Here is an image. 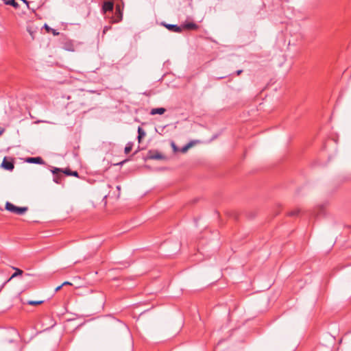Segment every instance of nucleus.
<instances>
[{
  "label": "nucleus",
  "mask_w": 351,
  "mask_h": 351,
  "mask_svg": "<svg viewBox=\"0 0 351 351\" xmlns=\"http://www.w3.org/2000/svg\"><path fill=\"white\" fill-rule=\"evenodd\" d=\"M5 209L11 213L17 214V215H23L27 210V207H18L13 204L8 202L5 204Z\"/></svg>",
  "instance_id": "f257e3e1"
},
{
  "label": "nucleus",
  "mask_w": 351,
  "mask_h": 351,
  "mask_svg": "<svg viewBox=\"0 0 351 351\" xmlns=\"http://www.w3.org/2000/svg\"><path fill=\"white\" fill-rule=\"evenodd\" d=\"M123 19V8L121 5L117 4L115 8L114 15L110 18V23H117Z\"/></svg>",
  "instance_id": "f03ea898"
},
{
  "label": "nucleus",
  "mask_w": 351,
  "mask_h": 351,
  "mask_svg": "<svg viewBox=\"0 0 351 351\" xmlns=\"http://www.w3.org/2000/svg\"><path fill=\"white\" fill-rule=\"evenodd\" d=\"M51 173L53 174V182H55L57 184H60V180L62 178V176L59 174L60 173H62V169H60V168H58V167H53L51 170Z\"/></svg>",
  "instance_id": "7ed1b4c3"
},
{
  "label": "nucleus",
  "mask_w": 351,
  "mask_h": 351,
  "mask_svg": "<svg viewBox=\"0 0 351 351\" xmlns=\"http://www.w3.org/2000/svg\"><path fill=\"white\" fill-rule=\"evenodd\" d=\"M114 9V3L111 1H106L104 2L101 12L106 14L108 12H112Z\"/></svg>",
  "instance_id": "20e7f679"
},
{
  "label": "nucleus",
  "mask_w": 351,
  "mask_h": 351,
  "mask_svg": "<svg viewBox=\"0 0 351 351\" xmlns=\"http://www.w3.org/2000/svg\"><path fill=\"white\" fill-rule=\"evenodd\" d=\"M25 161L28 163H33V164H39V165H43L45 164V161L41 157H29L27 158Z\"/></svg>",
  "instance_id": "39448f33"
},
{
  "label": "nucleus",
  "mask_w": 351,
  "mask_h": 351,
  "mask_svg": "<svg viewBox=\"0 0 351 351\" xmlns=\"http://www.w3.org/2000/svg\"><path fill=\"white\" fill-rule=\"evenodd\" d=\"M1 167L7 170H12L14 168V163L11 161H8L5 158L2 162Z\"/></svg>",
  "instance_id": "423d86ee"
},
{
  "label": "nucleus",
  "mask_w": 351,
  "mask_h": 351,
  "mask_svg": "<svg viewBox=\"0 0 351 351\" xmlns=\"http://www.w3.org/2000/svg\"><path fill=\"white\" fill-rule=\"evenodd\" d=\"M167 29L173 32H178L180 33L182 32V27L177 25H173V24H165L164 25Z\"/></svg>",
  "instance_id": "0eeeda50"
},
{
  "label": "nucleus",
  "mask_w": 351,
  "mask_h": 351,
  "mask_svg": "<svg viewBox=\"0 0 351 351\" xmlns=\"http://www.w3.org/2000/svg\"><path fill=\"white\" fill-rule=\"evenodd\" d=\"M166 112V109L164 108H152L150 111V114L155 115V114H162Z\"/></svg>",
  "instance_id": "6e6552de"
},
{
  "label": "nucleus",
  "mask_w": 351,
  "mask_h": 351,
  "mask_svg": "<svg viewBox=\"0 0 351 351\" xmlns=\"http://www.w3.org/2000/svg\"><path fill=\"white\" fill-rule=\"evenodd\" d=\"M196 142L197 141H190L189 143H188L186 145H185L184 146H183L181 148L180 152L182 153L186 152L189 150V148L193 147L196 143Z\"/></svg>",
  "instance_id": "1a4fd4ad"
},
{
  "label": "nucleus",
  "mask_w": 351,
  "mask_h": 351,
  "mask_svg": "<svg viewBox=\"0 0 351 351\" xmlns=\"http://www.w3.org/2000/svg\"><path fill=\"white\" fill-rule=\"evenodd\" d=\"M149 158L154 159V160H161V159L165 158V156L162 154L158 153V152H156L154 154L150 153Z\"/></svg>",
  "instance_id": "9d476101"
},
{
  "label": "nucleus",
  "mask_w": 351,
  "mask_h": 351,
  "mask_svg": "<svg viewBox=\"0 0 351 351\" xmlns=\"http://www.w3.org/2000/svg\"><path fill=\"white\" fill-rule=\"evenodd\" d=\"M184 28L187 29H196L198 28V25L195 23H186L183 25Z\"/></svg>",
  "instance_id": "9b49d317"
},
{
  "label": "nucleus",
  "mask_w": 351,
  "mask_h": 351,
  "mask_svg": "<svg viewBox=\"0 0 351 351\" xmlns=\"http://www.w3.org/2000/svg\"><path fill=\"white\" fill-rule=\"evenodd\" d=\"M12 268H13V269L15 270V272L11 276V277L7 280V282L11 280L12 278H14L18 276L21 275L23 273V270H21L19 268H16V267H12Z\"/></svg>",
  "instance_id": "f8f14e48"
},
{
  "label": "nucleus",
  "mask_w": 351,
  "mask_h": 351,
  "mask_svg": "<svg viewBox=\"0 0 351 351\" xmlns=\"http://www.w3.org/2000/svg\"><path fill=\"white\" fill-rule=\"evenodd\" d=\"M145 135H146V133L144 131V130L143 128H141V127H138V141L139 143H141V139L143 137H145Z\"/></svg>",
  "instance_id": "ddd939ff"
},
{
  "label": "nucleus",
  "mask_w": 351,
  "mask_h": 351,
  "mask_svg": "<svg viewBox=\"0 0 351 351\" xmlns=\"http://www.w3.org/2000/svg\"><path fill=\"white\" fill-rule=\"evenodd\" d=\"M62 173H64V174H66L67 176H73L75 177H78V176H79L77 171H73L69 169H66L64 171L62 170Z\"/></svg>",
  "instance_id": "4468645a"
},
{
  "label": "nucleus",
  "mask_w": 351,
  "mask_h": 351,
  "mask_svg": "<svg viewBox=\"0 0 351 351\" xmlns=\"http://www.w3.org/2000/svg\"><path fill=\"white\" fill-rule=\"evenodd\" d=\"M132 146H133L132 143L130 142V143H127V145H126V146L125 147V149H124L125 153V154H129L131 152L132 149Z\"/></svg>",
  "instance_id": "2eb2a0df"
},
{
  "label": "nucleus",
  "mask_w": 351,
  "mask_h": 351,
  "mask_svg": "<svg viewBox=\"0 0 351 351\" xmlns=\"http://www.w3.org/2000/svg\"><path fill=\"white\" fill-rule=\"evenodd\" d=\"M43 302H44V301H43V300H37V301H36V300H29V301H27V303L28 304H29V305H33V306H34V305L41 304H43Z\"/></svg>",
  "instance_id": "dca6fc26"
},
{
  "label": "nucleus",
  "mask_w": 351,
  "mask_h": 351,
  "mask_svg": "<svg viewBox=\"0 0 351 351\" xmlns=\"http://www.w3.org/2000/svg\"><path fill=\"white\" fill-rule=\"evenodd\" d=\"M300 213V210L298 209H295L291 212L289 213L288 215L289 216H295Z\"/></svg>",
  "instance_id": "f3484780"
},
{
  "label": "nucleus",
  "mask_w": 351,
  "mask_h": 351,
  "mask_svg": "<svg viewBox=\"0 0 351 351\" xmlns=\"http://www.w3.org/2000/svg\"><path fill=\"white\" fill-rule=\"evenodd\" d=\"M12 7L14 8L15 9H18L21 7V4L17 0H16L13 3Z\"/></svg>",
  "instance_id": "a211bd4d"
},
{
  "label": "nucleus",
  "mask_w": 351,
  "mask_h": 351,
  "mask_svg": "<svg viewBox=\"0 0 351 351\" xmlns=\"http://www.w3.org/2000/svg\"><path fill=\"white\" fill-rule=\"evenodd\" d=\"M19 2L20 1L21 3V5H23L24 6L29 8V3L27 0H17Z\"/></svg>",
  "instance_id": "6ab92c4d"
},
{
  "label": "nucleus",
  "mask_w": 351,
  "mask_h": 351,
  "mask_svg": "<svg viewBox=\"0 0 351 351\" xmlns=\"http://www.w3.org/2000/svg\"><path fill=\"white\" fill-rule=\"evenodd\" d=\"M111 29V26L109 25V26H105L104 27V30H103V32L104 34H106L108 30H110Z\"/></svg>",
  "instance_id": "aec40b11"
},
{
  "label": "nucleus",
  "mask_w": 351,
  "mask_h": 351,
  "mask_svg": "<svg viewBox=\"0 0 351 351\" xmlns=\"http://www.w3.org/2000/svg\"><path fill=\"white\" fill-rule=\"evenodd\" d=\"M171 146L174 152L178 151V147H176V144L173 142L171 143Z\"/></svg>",
  "instance_id": "412c9836"
},
{
  "label": "nucleus",
  "mask_w": 351,
  "mask_h": 351,
  "mask_svg": "<svg viewBox=\"0 0 351 351\" xmlns=\"http://www.w3.org/2000/svg\"><path fill=\"white\" fill-rule=\"evenodd\" d=\"M44 27L47 29L48 32H49L51 29L47 24H45Z\"/></svg>",
  "instance_id": "4be33fe9"
},
{
  "label": "nucleus",
  "mask_w": 351,
  "mask_h": 351,
  "mask_svg": "<svg viewBox=\"0 0 351 351\" xmlns=\"http://www.w3.org/2000/svg\"><path fill=\"white\" fill-rule=\"evenodd\" d=\"M62 287H63V285H60V286L57 287L56 288V289H55V291H56V292L58 291L59 290H60V289H61Z\"/></svg>",
  "instance_id": "5701e85b"
},
{
  "label": "nucleus",
  "mask_w": 351,
  "mask_h": 351,
  "mask_svg": "<svg viewBox=\"0 0 351 351\" xmlns=\"http://www.w3.org/2000/svg\"><path fill=\"white\" fill-rule=\"evenodd\" d=\"M51 30L52 31L53 35H58L59 34L58 32H56V30H54V29H51Z\"/></svg>",
  "instance_id": "b1692460"
},
{
  "label": "nucleus",
  "mask_w": 351,
  "mask_h": 351,
  "mask_svg": "<svg viewBox=\"0 0 351 351\" xmlns=\"http://www.w3.org/2000/svg\"><path fill=\"white\" fill-rule=\"evenodd\" d=\"M62 285L64 286V285H71V283L66 281V282H63Z\"/></svg>",
  "instance_id": "393cba45"
},
{
  "label": "nucleus",
  "mask_w": 351,
  "mask_h": 351,
  "mask_svg": "<svg viewBox=\"0 0 351 351\" xmlns=\"http://www.w3.org/2000/svg\"><path fill=\"white\" fill-rule=\"evenodd\" d=\"M237 74L238 75H239L240 74H241V70H238V71H237Z\"/></svg>",
  "instance_id": "a878e982"
},
{
  "label": "nucleus",
  "mask_w": 351,
  "mask_h": 351,
  "mask_svg": "<svg viewBox=\"0 0 351 351\" xmlns=\"http://www.w3.org/2000/svg\"><path fill=\"white\" fill-rule=\"evenodd\" d=\"M117 189L118 191H120L121 190V186H117Z\"/></svg>",
  "instance_id": "bb28decb"
},
{
  "label": "nucleus",
  "mask_w": 351,
  "mask_h": 351,
  "mask_svg": "<svg viewBox=\"0 0 351 351\" xmlns=\"http://www.w3.org/2000/svg\"><path fill=\"white\" fill-rule=\"evenodd\" d=\"M3 131H4V130H1L0 131V135H1V134H2V133L3 132Z\"/></svg>",
  "instance_id": "cd10ccee"
},
{
  "label": "nucleus",
  "mask_w": 351,
  "mask_h": 351,
  "mask_svg": "<svg viewBox=\"0 0 351 351\" xmlns=\"http://www.w3.org/2000/svg\"><path fill=\"white\" fill-rule=\"evenodd\" d=\"M223 77H218V79H223Z\"/></svg>",
  "instance_id": "c85d7f7f"
}]
</instances>
